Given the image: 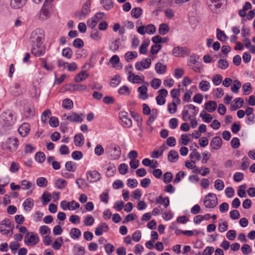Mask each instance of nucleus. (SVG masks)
Listing matches in <instances>:
<instances>
[{
    "mask_svg": "<svg viewBox=\"0 0 255 255\" xmlns=\"http://www.w3.org/2000/svg\"><path fill=\"white\" fill-rule=\"evenodd\" d=\"M15 121V117L10 111H7L0 115V122L2 126L0 129L2 134H7L11 128V126Z\"/></svg>",
    "mask_w": 255,
    "mask_h": 255,
    "instance_id": "nucleus-1",
    "label": "nucleus"
},
{
    "mask_svg": "<svg viewBox=\"0 0 255 255\" xmlns=\"http://www.w3.org/2000/svg\"><path fill=\"white\" fill-rule=\"evenodd\" d=\"M34 34L36 37V48H33V55L36 57H40L45 53V46L43 44L44 31L40 28L35 30Z\"/></svg>",
    "mask_w": 255,
    "mask_h": 255,
    "instance_id": "nucleus-2",
    "label": "nucleus"
},
{
    "mask_svg": "<svg viewBox=\"0 0 255 255\" xmlns=\"http://www.w3.org/2000/svg\"><path fill=\"white\" fill-rule=\"evenodd\" d=\"M228 0H207V3L211 11L219 13L226 8Z\"/></svg>",
    "mask_w": 255,
    "mask_h": 255,
    "instance_id": "nucleus-3",
    "label": "nucleus"
},
{
    "mask_svg": "<svg viewBox=\"0 0 255 255\" xmlns=\"http://www.w3.org/2000/svg\"><path fill=\"white\" fill-rule=\"evenodd\" d=\"M106 152L112 160L118 159L121 155V148L115 143L108 145L106 147Z\"/></svg>",
    "mask_w": 255,
    "mask_h": 255,
    "instance_id": "nucleus-4",
    "label": "nucleus"
},
{
    "mask_svg": "<svg viewBox=\"0 0 255 255\" xmlns=\"http://www.w3.org/2000/svg\"><path fill=\"white\" fill-rule=\"evenodd\" d=\"M200 57L198 55L193 54L190 56L187 62L188 66L191 69L196 72L201 73L203 70L201 66V63L198 61Z\"/></svg>",
    "mask_w": 255,
    "mask_h": 255,
    "instance_id": "nucleus-5",
    "label": "nucleus"
},
{
    "mask_svg": "<svg viewBox=\"0 0 255 255\" xmlns=\"http://www.w3.org/2000/svg\"><path fill=\"white\" fill-rule=\"evenodd\" d=\"M18 145V140L16 138L9 137L1 144V148L3 150L10 152L15 151Z\"/></svg>",
    "mask_w": 255,
    "mask_h": 255,
    "instance_id": "nucleus-6",
    "label": "nucleus"
},
{
    "mask_svg": "<svg viewBox=\"0 0 255 255\" xmlns=\"http://www.w3.org/2000/svg\"><path fill=\"white\" fill-rule=\"evenodd\" d=\"M204 202L206 208H214L218 204V199L216 194L210 193L205 197Z\"/></svg>",
    "mask_w": 255,
    "mask_h": 255,
    "instance_id": "nucleus-7",
    "label": "nucleus"
},
{
    "mask_svg": "<svg viewBox=\"0 0 255 255\" xmlns=\"http://www.w3.org/2000/svg\"><path fill=\"white\" fill-rule=\"evenodd\" d=\"M60 207L63 210H74L79 208L80 204L74 200L69 202L66 200H63L61 202Z\"/></svg>",
    "mask_w": 255,
    "mask_h": 255,
    "instance_id": "nucleus-8",
    "label": "nucleus"
},
{
    "mask_svg": "<svg viewBox=\"0 0 255 255\" xmlns=\"http://www.w3.org/2000/svg\"><path fill=\"white\" fill-rule=\"evenodd\" d=\"M91 3L90 0H88L82 6V10L76 13V16L79 19H81L83 17L88 15L90 12V7Z\"/></svg>",
    "mask_w": 255,
    "mask_h": 255,
    "instance_id": "nucleus-9",
    "label": "nucleus"
},
{
    "mask_svg": "<svg viewBox=\"0 0 255 255\" xmlns=\"http://www.w3.org/2000/svg\"><path fill=\"white\" fill-rule=\"evenodd\" d=\"M189 50L187 48L181 46L175 47L172 50V54L175 57H183L189 54Z\"/></svg>",
    "mask_w": 255,
    "mask_h": 255,
    "instance_id": "nucleus-10",
    "label": "nucleus"
},
{
    "mask_svg": "<svg viewBox=\"0 0 255 255\" xmlns=\"http://www.w3.org/2000/svg\"><path fill=\"white\" fill-rule=\"evenodd\" d=\"M150 65V59L145 58L141 61L136 62L135 64V68L138 71H142L144 69L148 68Z\"/></svg>",
    "mask_w": 255,
    "mask_h": 255,
    "instance_id": "nucleus-11",
    "label": "nucleus"
},
{
    "mask_svg": "<svg viewBox=\"0 0 255 255\" xmlns=\"http://www.w3.org/2000/svg\"><path fill=\"white\" fill-rule=\"evenodd\" d=\"M87 178L90 183L99 181L101 178V175L97 171H90L86 173Z\"/></svg>",
    "mask_w": 255,
    "mask_h": 255,
    "instance_id": "nucleus-12",
    "label": "nucleus"
},
{
    "mask_svg": "<svg viewBox=\"0 0 255 255\" xmlns=\"http://www.w3.org/2000/svg\"><path fill=\"white\" fill-rule=\"evenodd\" d=\"M159 95L156 97V101L158 105L162 106L165 103V97L168 94L167 91L165 89H160L158 91Z\"/></svg>",
    "mask_w": 255,
    "mask_h": 255,
    "instance_id": "nucleus-13",
    "label": "nucleus"
},
{
    "mask_svg": "<svg viewBox=\"0 0 255 255\" xmlns=\"http://www.w3.org/2000/svg\"><path fill=\"white\" fill-rule=\"evenodd\" d=\"M128 79L129 82L132 83H140L143 82L144 77L143 76L134 75L131 71H129Z\"/></svg>",
    "mask_w": 255,
    "mask_h": 255,
    "instance_id": "nucleus-14",
    "label": "nucleus"
},
{
    "mask_svg": "<svg viewBox=\"0 0 255 255\" xmlns=\"http://www.w3.org/2000/svg\"><path fill=\"white\" fill-rule=\"evenodd\" d=\"M222 145V140L220 136H215L211 139L210 145L214 150L220 149Z\"/></svg>",
    "mask_w": 255,
    "mask_h": 255,
    "instance_id": "nucleus-15",
    "label": "nucleus"
},
{
    "mask_svg": "<svg viewBox=\"0 0 255 255\" xmlns=\"http://www.w3.org/2000/svg\"><path fill=\"white\" fill-rule=\"evenodd\" d=\"M53 0H45L42 8L41 10V14L44 16V18L43 19H47L49 16V8L51 7V2Z\"/></svg>",
    "mask_w": 255,
    "mask_h": 255,
    "instance_id": "nucleus-16",
    "label": "nucleus"
},
{
    "mask_svg": "<svg viewBox=\"0 0 255 255\" xmlns=\"http://www.w3.org/2000/svg\"><path fill=\"white\" fill-rule=\"evenodd\" d=\"M146 85H142L137 89V91L139 93L138 98L143 100L147 99L148 97L147 92V86L148 85V83L145 82Z\"/></svg>",
    "mask_w": 255,
    "mask_h": 255,
    "instance_id": "nucleus-17",
    "label": "nucleus"
},
{
    "mask_svg": "<svg viewBox=\"0 0 255 255\" xmlns=\"http://www.w3.org/2000/svg\"><path fill=\"white\" fill-rule=\"evenodd\" d=\"M30 129V125L28 123H24L21 124V125L19 127L18 131L21 136L25 137L27 135Z\"/></svg>",
    "mask_w": 255,
    "mask_h": 255,
    "instance_id": "nucleus-18",
    "label": "nucleus"
},
{
    "mask_svg": "<svg viewBox=\"0 0 255 255\" xmlns=\"http://www.w3.org/2000/svg\"><path fill=\"white\" fill-rule=\"evenodd\" d=\"M63 117L72 122L82 123L83 121V119L77 113H71L68 116L64 114Z\"/></svg>",
    "mask_w": 255,
    "mask_h": 255,
    "instance_id": "nucleus-19",
    "label": "nucleus"
},
{
    "mask_svg": "<svg viewBox=\"0 0 255 255\" xmlns=\"http://www.w3.org/2000/svg\"><path fill=\"white\" fill-rule=\"evenodd\" d=\"M27 0H11L10 6L14 9H19L23 6Z\"/></svg>",
    "mask_w": 255,
    "mask_h": 255,
    "instance_id": "nucleus-20",
    "label": "nucleus"
},
{
    "mask_svg": "<svg viewBox=\"0 0 255 255\" xmlns=\"http://www.w3.org/2000/svg\"><path fill=\"white\" fill-rule=\"evenodd\" d=\"M155 203L159 205H163L165 208H166L169 204V199L168 197L163 198L161 195L159 196L155 199Z\"/></svg>",
    "mask_w": 255,
    "mask_h": 255,
    "instance_id": "nucleus-21",
    "label": "nucleus"
},
{
    "mask_svg": "<svg viewBox=\"0 0 255 255\" xmlns=\"http://www.w3.org/2000/svg\"><path fill=\"white\" fill-rule=\"evenodd\" d=\"M217 107L215 101H209L205 104V109L209 113H212L216 110Z\"/></svg>",
    "mask_w": 255,
    "mask_h": 255,
    "instance_id": "nucleus-22",
    "label": "nucleus"
},
{
    "mask_svg": "<svg viewBox=\"0 0 255 255\" xmlns=\"http://www.w3.org/2000/svg\"><path fill=\"white\" fill-rule=\"evenodd\" d=\"M193 145L195 146V148L192 149V152L190 153L189 155V157L191 160H193V159L196 157V159L197 161H199L201 158V155L199 152L197 151V149L199 148L198 145L196 143H193Z\"/></svg>",
    "mask_w": 255,
    "mask_h": 255,
    "instance_id": "nucleus-23",
    "label": "nucleus"
},
{
    "mask_svg": "<svg viewBox=\"0 0 255 255\" xmlns=\"http://www.w3.org/2000/svg\"><path fill=\"white\" fill-rule=\"evenodd\" d=\"M84 137L82 133L76 134L74 137V142L76 146H81L84 144Z\"/></svg>",
    "mask_w": 255,
    "mask_h": 255,
    "instance_id": "nucleus-24",
    "label": "nucleus"
},
{
    "mask_svg": "<svg viewBox=\"0 0 255 255\" xmlns=\"http://www.w3.org/2000/svg\"><path fill=\"white\" fill-rule=\"evenodd\" d=\"M88 76L89 75L86 71H82L75 76L74 81L75 82L79 83L84 81Z\"/></svg>",
    "mask_w": 255,
    "mask_h": 255,
    "instance_id": "nucleus-25",
    "label": "nucleus"
},
{
    "mask_svg": "<svg viewBox=\"0 0 255 255\" xmlns=\"http://www.w3.org/2000/svg\"><path fill=\"white\" fill-rule=\"evenodd\" d=\"M179 158V154L177 151L175 150H170L168 154L167 158L171 162H176Z\"/></svg>",
    "mask_w": 255,
    "mask_h": 255,
    "instance_id": "nucleus-26",
    "label": "nucleus"
},
{
    "mask_svg": "<svg viewBox=\"0 0 255 255\" xmlns=\"http://www.w3.org/2000/svg\"><path fill=\"white\" fill-rule=\"evenodd\" d=\"M51 199V194L47 191L43 192L40 197V200L43 205H47Z\"/></svg>",
    "mask_w": 255,
    "mask_h": 255,
    "instance_id": "nucleus-27",
    "label": "nucleus"
},
{
    "mask_svg": "<svg viewBox=\"0 0 255 255\" xmlns=\"http://www.w3.org/2000/svg\"><path fill=\"white\" fill-rule=\"evenodd\" d=\"M166 65L162 63L158 62L155 65V70L157 74H163L166 72Z\"/></svg>",
    "mask_w": 255,
    "mask_h": 255,
    "instance_id": "nucleus-28",
    "label": "nucleus"
},
{
    "mask_svg": "<svg viewBox=\"0 0 255 255\" xmlns=\"http://www.w3.org/2000/svg\"><path fill=\"white\" fill-rule=\"evenodd\" d=\"M67 181L61 178L57 179L54 183L55 187L56 188L60 190L63 189L67 186Z\"/></svg>",
    "mask_w": 255,
    "mask_h": 255,
    "instance_id": "nucleus-29",
    "label": "nucleus"
},
{
    "mask_svg": "<svg viewBox=\"0 0 255 255\" xmlns=\"http://www.w3.org/2000/svg\"><path fill=\"white\" fill-rule=\"evenodd\" d=\"M70 237L74 240L78 239L81 236V232L78 228H72L70 232Z\"/></svg>",
    "mask_w": 255,
    "mask_h": 255,
    "instance_id": "nucleus-30",
    "label": "nucleus"
},
{
    "mask_svg": "<svg viewBox=\"0 0 255 255\" xmlns=\"http://www.w3.org/2000/svg\"><path fill=\"white\" fill-rule=\"evenodd\" d=\"M85 253V248L79 245H76L73 248L74 255H84Z\"/></svg>",
    "mask_w": 255,
    "mask_h": 255,
    "instance_id": "nucleus-31",
    "label": "nucleus"
},
{
    "mask_svg": "<svg viewBox=\"0 0 255 255\" xmlns=\"http://www.w3.org/2000/svg\"><path fill=\"white\" fill-rule=\"evenodd\" d=\"M210 84L209 82L206 80H202L199 84V89L203 92H207L210 88Z\"/></svg>",
    "mask_w": 255,
    "mask_h": 255,
    "instance_id": "nucleus-32",
    "label": "nucleus"
},
{
    "mask_svg": "<svg viewBox=\"0 0 255 255\" xmlns=\"http://www.w3.org/2000/svg\"><path fill=\"white\" fill-rule=\"evenodd\" d=\"M100 2L104 8L106 10H110L114 6L112 0H101Z\"/></svg>",
    "mask_w": 255,
    "mask_h": 255,
    "instance_id": "nucleus-33",
    "label": "nucleus"
},
{
    "mask_svg": "<svg viewBox=\"0 0 255 255\" xmlns=\"http://www.w3.org/2000/svg\"><path fill=\"white\" fill-rule=\"evenodd\" d=\"M36 185L41 188H45L47 186L48 181L46 178L40 177L36 181Z\"/></svg>",
    "mask_w": 255,
    "mask_h": 255,
    "instance_id": "nucleus-34",
    "label": "nucleus"
},
{
    "mask_svg": "<svg viewBox=\"0 0 255 255\" xmlns=\"http://www.w3.org/2000/svg\"><path fill=\"white\" fill-rule=\"evenodd\" d=\"M210 218L209 214L205 215H197L194 218V222L196 224H200L203 220H208Z\"/></svg>",
    "mask_w": 255,
    "mask_h": 255,
    "instance_id": "nucleus-35",
    "label": "nucleus"
},
{
    "mask_svg": "<svg viewBox=\"0 0 255 255\" xmlns=\"http://www.w3.org/2000/svg\"><path fill=\"white\" fill-rule=\"evenodd\" d=\"M200 117L202 118L204 122L207 123H209L213 119L212 115L206 113L204 110L201 112Z\"/></svg>",
    "mask_w": 255,
    "mask_h": 255,
    "instance_id": "nucleus-36",
    "label": "nucleus"
},
{
    "mask_svg": "<svg viewBox=\"0 0 255 255\" xmlns=\"http://www.w3.org/2000/svg\"><path fill=\"white\" fill-rule=\"evenodd\" d=\"M217 38L221 42H224L228 39V37L225 34L224 32L219 28L217 29Z\"/></svg>",
    "mask_w": 255,
    "mask_h": 255,
    "instance_id": "nucleus-37",
    "label": "nucleus"
},
{
    "mask_svg": "<svg viewBox=\"0 0 255 255\" xmlns=\"http://www.w3.org/2000/svg\"><path fill=\"white\" fill-rule=\"evenodd\" d=\"M142 12V10L140 7H136L133 8L131 11V15L135 18H138L141 15Z\"/></svg>",
    "mask_w": 255,
    "mask_h": 255,
    "instance_id": "nucleus-38",
    "label": "nucleus"
},
{
    "mask_svg": "<svg viewBox=\"0 0 255 255\" xmlns=\"http://www.w3.org/2000/svg\"><path fill=\"white\" fill-rule=\"evenodd\" d=\"M120 42V38H117L114 41L112 42L109 46L110 49L114 52H115L119 48Z\"/></svg>",
    "mask_w": 255,
    "mask_h": 255,
    "instance_id": "nucleus-39",
    "label": "nucleus"
},
{
    "mask_svg": "<svg viewBox=\"0 0 255 255\" xmlns=\"http://www.w3.org/2000/svg\"><path fill=\"white\" fill-rule=\"evenodd\" d=\"M65 168L68 171L74 172L76 169V164L71 161H67L65 163Z\"/></svg>",
    "mask_w": 255,
    "mask_h": 255,
    "instance_id": "nucleus-40",
    "label": "nucleus"
},
{
    "mask_svg": "<svg viewBox=\"0 0 255 255\" xmlns=\"http://www.w3.org/2000/svg\"><path fill=\"white\" fill-rule=\"evenodd\" d=\"M137 57V53L136 51H128L125 55V58L127 62Z\"/></svg>",
    "mask_w": 255,
    "mask_h": 255,
    "instance_id": "nucleus-41",
    "label": "nucleus"
},
{
    "mask_svg": "<svg viewBox=\"0 0 255 255\" xmlns=\"http://www.w3.org/2000/svg\"><path fill=\"white\" fill-rule=\"evenodd\" d=\"M169 30V26L166 23H162L159 25V33L161 35H165Z\"/></svg>",
    "mask_w": 255,
    "mask_h": 255,
    "instance_id": "nucleus-42",
    "label": "nucleus"
},
{
    "mask_svg": "<svg viewBox=\"0 0 255 255\" xmlns=\"http://www.w3.org/2000/svg\"><path fill=\"white\" fill-rule=\"evenodd\" d=\"M35 160L40 163H43L45 159V155L42 151L37 152L35 155Z\"/></svg>",
    "mask_w": 255,
    "mask_h": 255,
    "instance_id": "nucleus-43",
    "label": "nucleus"
},
{
    "mask_svg": "<svg viewBox=\"0 0 255 255\" xmlns=\"http://www.w3.org/2000/svg\"><path fill=\"white\" fill-rule=\"evenodd\" d=\"M185 109H188L190 110V114H192L193 117L196 116L199 111L198 108L195 107L192 104H189L185 106Z\"/></svg>",
    "mask_w": 255,
    "mask_h": 255,
    "instance_id": "nucleus-44",
    "label": "nucleus"
},
{
    "mask_svg": "<svg viewBox=\"0 0 255 255\" xmlns=\"http://www.w3.org/2000/svg\"><path fill=\"white\" fill-rule=\"evenodd\" d=\"M51 115V112L49 109H47L44 111L41 116V120L43 124H45L47 122V118Z\"/></svg>",
    "mask_w": 255,
    "mask_h": 255,
    "instance_id": "nucleus-45",
    "label": "nucleus"
},
{
    "mask_svg": "<svg viewBox=\"0 0 255 255\" xmlns=\"http://www.w3.org/2000/svg\"><path fill=\"white\" fill-rule=\"evenodd\" d=\"M121 83L120 76L118 74L115 75L111 80L110 85L112 87H116Z\"/></svg>",
    "mask_w": 255,
    "mask_h": 255,
    "instance_id": "nucleus-46",
    "label": "nucleus"
},
{
    "mask_svg": "<svg viewBox=\"0 0 255 255\" xmlns=\"http://www.w3.org/2000/svg\"><path fill=\"white\" fill-rule=\"evenodd\" d=\"M188 109H185V107H184V110L182 112V120L184 122H187L189 120H191V118L193 116L190 113H189V112L187 110Z\"/></svg>",
    "mask_w": 255,
    "mask_h": 255,
    "instance_id": "nucleus-47",
    "label": "nucleus"
},
{
    "mask_svg": "<svg viewBox=\"0 0 255 255\" xmlns=\"http://www.w3.org/2000/svg\"><path fill=\"white\" fill-rule=\"evenodd\" d=\"M70 86L73 91H84L87 89V86L82 84H71Z\"/></svg>",
    "mask_w": 255,
    "mask_h": 255,
    "instance_id": "nucleus-48",
    "label": "nucleus"
},
{
    "mask_svg": "<svg viewBox=\"0 0 255 255\" xmlns=\"http://www.w3.org/2000/svg\"><path fill=\"white\" fill-rule=\"evenodd\" d=\"M32 200L31 198H27L23 203L22 205L24 209L27 211H30L31 209L32 206Z\"/></svg>",
    "mask_w": 255,
    "mask_h": 255,
    "instance_id": "nucleus-49",
    "label": "nucleus"
},
{
    "mask_svg": "<svg viewBox=\"0 0 255 255\" xmlns=\"http://www.w3.org/2000/svg\"><path fill=\"white\" fill-rule=\"evenodd\" d=\"M73 106V102L69 99H65L63 101L62 107L66 109H71Z\"/></svg>",
    "mask_w": 255,
    "mask_h": 255,
    "instance_id": "nucleus-50",
    "label": "nucleus"
},
{
    "mask_svg": "<svg viewBox=\"0 0 255 255\" xmlns=\"http://www.w3.org/2000/svg\"><path fill=\"white\" fill-rule=\"evenodd\" d=\"M63 242V239L62 237H59L56 241H55L52 244V248L55 250H58L60 249Z\"/></svg>",
    "mask_w": 255,
    "mask_h": 255,
    "instance_id": "nucleus-51",
    "label": "nucleus"
},
{
    "mask_svg": "<svg viewBox=\"0 0 255 255\" xmlns=\"http://www.w3.org/2000/svg\"><path fill=\"white\" fill-rule=\"evenodd\" d=\"M235 84L231 87V91L232 92L234 93H238L239 92V90L240 89L242 85L241 83L238 80H236L234 81Z\"/></svg>",
    "mask_w": 255,
    "mask_h": 255,
    "instance_id": "nucleus-52",
    "label": "nucleus"
},
{
    "mask_svg": "<svg viewBox=\"0 0 255 255\" xmlns=\"http://www.w3.org/2000/svg\"><path fill=\"white\" fill-rule=\"evenodd\" d=\"M62 54L63 56L68 59H70L73 54V52L71 48L67 47L64 48L62 51Z\"/></svg>",
    "mask_w": 255,
    "mask_h": 255,
    "instance_id": "nucleus-53",
    "label": "nucleus"
},
{
    "mask_svg": "<svg viewBox=\"0 0 255 255\" xmlns=\"http://www.w3.org/2000/svg\"><path fill=\"white\" fill-rule=\"evenodd\" d=\"M156 30V27L152 24H148L145 26V33L149 34H153Z\"/></svg>",
    "mask_w": 255,
    "mask_h": 255,
    "instance_id": "nucleus-54",
    "label": "nucleus"
},
{
    "mask_svg": "<svg viewBox=\"0 0 255 255\" xmlns=\"http://www.w3.org/2000/svg\"><path fill=\"white\" fill-rule=\"evenodd\" d=\"M223 77L220 74L215 75L212 78V82L214 85H219L222 81Z\"/></svg>",
    "mask_w": 255,
    "mask_h": 255,
    "instance_id": "nucleus-55",
    "label": "nucleus"
},
{
    "mask_svg": "<svg viewBox=\"0 0 255 255\" xmlns=\"http://www.w3.org/2000/svg\"><path fill=\"white\" fill-rule=\"evenodd\" d=\"M247 186L246 184H243L239 187L238 190V195L240 197L243 198L246 196L245 189H246Z\"/></svg>",
    "mask_w": 255,
    "mask_h": 255,
    "instance_id": "nucleus-56",
    "label": "nucleus"
},
{
    "mask_svg": "<svg viewBox=\"0 0 255 255\" xmlns=\"http://www.w3.org/2000/svg\"><path fill=\"white\" fill-rule=\"evenodd\" d=\"M94 218L91 215H88L85 217L84 222L85 225L90 226L93 225L94 223Z\"/></svg>",
    "mask_w": 255,
    "mask_h": 255,
    "instance_id": "nucleus-57",
    "label": "nucleus"
},
{
    "mask_svg": "<svg viewBox=\"0 0 255 255\" xmlns=\"http://www.w3.org/2000/svg\"><path fill=\"white\" fill-rule=\"evenodd\" d=\"M229 63L228 61L225 59H220L218 61V66L219 68L225 70L228 68Z\"/></svg>",
    "mask_w": 255,
    "mask_h": 255,
    "instance_id": "nucleus-58",
    "label": "nucleus"
},
{
    "mask_svg": "<svg viewBox=\"0 0 255 255\" xmlns=\"http://www.w3.org/2000/svg\"><path fill=\"white\" fill-rule=\"evenodd\" d=\"M83 153L80 151H74L71 154V157L72 158L76 160H79L83 157Z\"/></svg>",
    "mask_w": 255,
    "mask_h": 255,
    "instance_id": "nucleus-59",
    "label": "nucleus"
},
{
    "mask_svg": "<svg viewBox=\"0 0 255 255\" xmlns=\"http://www.w3.org/2000/svg\"><path fill=\"white\" fill-rule=\"evenodd\" d=\"M185 175V173L184 171H180L178 172L176 175V177L174 180H173V183L174 184L179 183V182L181 181V179L183 178Z\"/></svg>",
    "mask_w": 255,
    "mask_h": 255,
    "instance_id": "nucleus-60",
    "label": "nucleus"
},
{
    "mask_svg": "<svg viewBox=\"0 0 255 255\" xmlns=\"http://www.w3.org/2000/svg\"><path fill=\"white\" fill-rule=\"evenodd\" d=\"M73 46L77 48H81L84 46V42L80 38H77L74 39L73 43Z\"/></svg>",
    "mask_w": 255,
    "mask_h": 255,
    "instance_id": "nucleus-61",
    "label": "nucleus"
},
{
    "mask_svg": "<svg viewBox=\"0 0 255 255\" xmlns=\"http://www.w3.org/2000/svg\"><path fill=\"white\" fill-rule=\"evenodd\" d=\"M224 183L223 181L220 179H217L215 181V188L219 191L222 190L224 188Z\"/></svg>",
    "mask_w": 255,
    "mask_h": 255,
    "instance_id": "nucleus-62",
    "label": "nucleus"
},
{
    "mask_svg": "<svg viewBox=\"0 0 255 255\" xmlns=\"http://www.w3.org/2000/svg\"><path fill=\"white\" fill-rule=\"evenodd\" d=\"M243 254L245 255H249L252 252V248L248 244H244L241 248Z\"/></svg>",
    "mask_w": 255,
    "mask_h": 255,
    "instance_id": "nucleus-63",
    "label": "nucleus"
},
{
    "mask_svg": "<svg viewBox=\"0 0 255 255\" xmlns=\"http://www.w3.org/2000/svg\"><path fill=\"white\" fill-rule=\"evenodd\" d=\"M50 126L52 128L57 127L59 125V120L56 117H51L49 121Z\"/></svg>",
    "mask_w": 255,
    "mask_h": 255,
    "instance_id": "nucleus-64",
    "label": "nucleus"
}]
</instances>
